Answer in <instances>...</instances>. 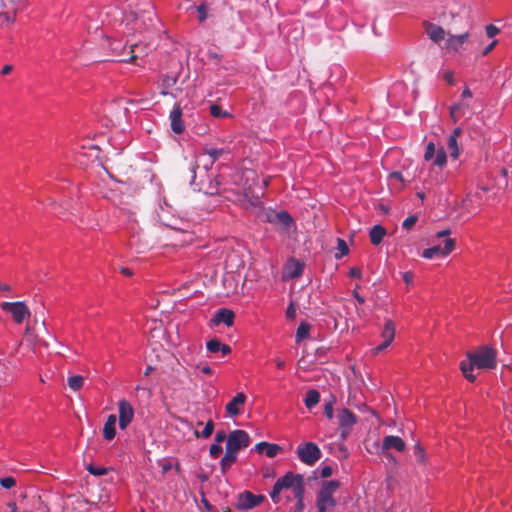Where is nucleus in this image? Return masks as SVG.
Listing matches in <instances>:
<instances>
[{
    "mask_svg": "<svg viewBox=\"0 0 512 512\" xmlns=\"http://www.w3.org/2000/svg\"><path fill=\"white\" fill-rule=\"evenodd\" d=\"M468 37V32L460 35H449L445 42V48L448 50L459 51V49L467 41Z\"/></svg>",
    "mask_w": 512,
    "mask_h": 512,
    "instance_id": "19",
    "label": "nucleus"
},
{
    "mask_svg": "<svg viewBox=\"0 0 512 512\" xmlns=\"http://www.w3.org/2000/svg\"><path fill=\"white\" fill-rule=\"evenodd\" d=\"M11 291V286L5 283H0V293H3L5 296Z\"/></svg>",
    "mask_w": 512,
    "mask_h": 512,
    "instance_id": "54",
    "label": "nucleus"
},
{
    "mask_svg": "<svg viewBox=\"0 0 512 512\" xmlns=\"http://www.w3.org/2000/svg\"><path fill=\"white\" fill-rule=\"evenodd\" d=\"M259 190L261 193H254V191L249 187L245 190L244 199L242 200L243 206L247 209H251L256 220L270 224H292L293 219L287 211L283 209L275 210L272 208H264L261 206L263 187H260Z\"/></svg>",
    "mask_w": 512,
    "mask_h": 512,
    "instance_id": "1",
    "label": "nucleus"
},
{
    "mask_svg": "<svg viewBox=\"0 0 512 512\" xmlns=\"http://www.w3.org/2000/svg\"><path fill=\"white\" fill-rule=\"evenodd\" d=\"M395 323L387 319L384 323V328L381 332V338L383 339V342L379 344L378 346L371 349L372 355H377L381 352H383L394 340L395 337Z\"/></svg>",
    "mask_w": 512,
    "mask_h": 512,
    "instance_id": "13",
    "label": "nucleus"
},
{
    "mask_svg": "<svg viewBox=\"0 0 512 512\" xmlns=\"http://www.w3.org/2000/svg\"><path fill=\"white\" fill-rule=\"evenodd\" d=\"M339 488L337 480L324 481L317 494V508L319 512H328L336 506L334 494Z\"/></svg>",
    "mask_w": 512,
    "mask_h": 512,
    "instance_id": "6",
    "label": "nucleus"
},
{
    "mask_svg": "<svg viewBox=\"0 0 512 512\" xmlns=\"http://www.w3.org/2000/svg\"><path fill=\"white\" fill-rule=\"evenodd\" d=\"M235 314L232 310L227 308L219 309L213 316L214 325L225 324L227 327H231L234 324Z\"/></svg>",
    "mask_w": 512,
    "mask_h": 512,
    "instance_id": "17",
    "label": "nucleus"
},
{
    "mask_svg": "<svg viewBox=\"0 0 512 512\" xmlns=\"http://www.w3.org/2000/svg\"><path fill=\"white\" fill-rule=\"evenodd\" d=\"M249 444V434L244 430L237 429L228 435L226 451L220 460V469L222 474L227 473L231 466L236 462L239 451L247 448Z\"/></svg>",
    "mask_w": 512,
    "mask_h": 512,
    "instance_id": "4",
    "label": "nucleus"
},
{
    "mask_svg": "<svg viewBox=\"0 0 512 512\" xmlns=\"http://www.w3.org/2000/svg\"><path fill=\"white\" fill-rule=\"evenodd\" d=\"M424 25L427 35L433 42L440 43L445 40L446 31L442 27L429 22H426Z\"/></svg>",
    "mask_w": 512,
    "mask_h": 512,
    "instance_id": "18",
    "label": "nucleus"
},
{
    "mask_svg": "<svg viewBox=\"0 0 512 512\" xmlns=\"http://www.w3.org/2000/svg\"><path fill=\"white\" fill-rule=\"evenodd\" d=\"M210 113L213 117L224 118L229 116L227 111H223L219 105L213 104L210 106Z\"/></svg>",
    "mask_w": 512,
    "mask_h": 512,
    "instance_id": "39",
    "label": "nucleus"
},
{
    "mask_svg": "<svg viewBox=\"0 0 512 512\" xmlns=\"http://www.w3.org/2000/svg\"><path fill=\"white\" fill-rule=\"evenodd\" d=\"M450 230H442L431 239V246L422 252L425 259H440L447 257L455 249V240L451 237Z\"/></svg>",
    "mask_w": 512,
    "mask_h": 512,
    "instance_id": "5",
    "label": "nucleus"
},
{
    "mask_svg": "<svg viewBox=\"0 0 512 512\" xmlns=\"http://www.w3.org/2000/svg\"><path fill=\"white\" fill-rule=\"evenodd\" d=\"M12 70H13V66L12 65H4L2 70H1V74L2 75H8Z\"/></svg>",
    "mask_w": 512,
    "mask_h": 512,
    "instance_id": "59",
    "label": "nucleus"
},
{
    "mask_svg": "<svg viewBox=\"0 0 512 512\" xmlns=\"http://www.w3.org/2000/svg\"><path fill=\"white\" fill-rule=\"evenodd\" d=\"M286 317L290 320H293L296 317V307L293 302H291L286 309Z\"/></svg>",
    "mask_w": 512,
    "mask_h": 512,
    "instance_id": "47",
    "label": "nucleus"
},
{
    "mask_svg": "<svg viewBox=\"0 0 512 512\" xmlns=\"http://www.w3.org/2000/svg\"><path fill=\"white\" fill-rule=\"evenodd\" d=\"M355 299L360 303V304H363L364 303V298L362 296L359 295V293L357 291H354L353 293Z\"/></svg>",
    "mask_w": 512,
    "mask_h": 512,
    "instance_id": "61",
    "label": "nucleus"
},
{
    "mask_svg": "<svg viewBox=\"0 0 512 512\" xmlns=\"http://www.w3.org/2000/svg\"><path fill=\"white\" fill-rule=\"evenodd\" d=\"M414 452H415V456H416L417 460L421 463H424L425 462V452H424V449L419 444H417L415 446Z\"/></svg>",
    "mask_w": 512,
    "mask_h": 512,
    "instance_id": "44",
    "label": "nucleus"
},
{
    "mask_svg": "<svg viewBox=\"0 0 512 512\" xmlns=\"http://www.w3.org/2000/svg\"><path fill=\"white\" fill-rule=\"evenodd\" d=\"M383 449L402 452L405 449V442L398 436L389 435L383 439Z\"/></svg>",
    "mask_w": 512,
    "mask_h": 512,
    "instance_id": "22",
    "label": "nucleus"
},
{
    "mask_svg": "<svg viewBox=\"0 0 512 512\" xmlns=\"http://www.w3.org/2000/svg\"><path fill=\"white\" fill-rule=\"evenodd\" d=\"M86 469L90 474L94 476H103L106 475L108 472L107 468L102 466H94L92 464H89Z\"/></svg>",
    "mask_w": 512,
    "mask_h": 512,
    "instance_id": "36",
    "label": "nucleus"
},
{
    "mask_svg": "<svg viewBox=\"0 0 512 512\" xmlns=\"http://www.w3.org/2000/svg\"><path fill=\"white\" fill-rule=\"evenodd\" d=\"M468 112H471V107L466 102H461L451 106L450 108V117L454 123H456L459 119L464 117Z\"/></svg>",
    "mask_w": 512,
    "mask_h": 512,
    "instance_id": "20",
    "label": "nucleus"
},
{
    "mask_svg": "<svg viewBox=\"0 0 512 512\" xmlns=\"http://www.w3.org/2000/svg\"><path fill=\"white\" fill-rule=\"evenodd\" d=\"M462 134L461 128L457 127L453 130L452 134L448 138V148L450 150V155L452 158L456 159L459 154L460 150L458 147L457 139Z\"/></svg>",
    "mask_w": 512,
    "mask_h": 512,
    "instance_id": "24",
    "label": "nucleus"
},
{
    "mask_svg": "<svg viewBox=\"0 0 512 512\" xmlns=\"http://www.w3.org/2000/svg\"><path fill=\"white\" fill-rule=\"evenodd\" d=\"M222 446L220 443H213L210 445V448H209V454L212 458L216 459L220 456V454L222 453Z\"/></svg>",
    "mask_w": 512,
    "mask_h": 512,
    "instance_id": "41",
    "label": "nucleus"
},
{
    "mask_svg": "<svg viewBox=\"0 0 512 512\" xmlns=\"http://www.w3.org/2000/svg\"><path fill=\"white\" fill-rule=\"evenodd\" d=\"M190 170H191V180H190V184L191 185H194L195 184V178H196V169L198 168V163L197 161H192L190 163Z\"/></svg>",
    "mask_w": 512,
    "mask_h": 512,
    "instance_id": "48",
    "label": "nucleus"
},
{
    "mask_svg": "<svg viewBox=\"0 0 512 512\" xmlns=\"http://www.w3.org/2000/svg\"><path fill=\"white\" fill-rule=\"evenodd\" d=\"M462 98L465 99V98H471L472 97V92L469 88H465L462 92Z\"/></svg>",
    "mask_w": 512,
    "mask_h": 512,
    "instance_id": "60",
    "label": "nucleus"
},
{
    "mask_svg": "<svg viewBox=\"0 0 512 512\" xmlns=\"http://www.w3.org/2000/svg\"><path fill=\"white\" fill-rule=\"evenodd\" d=\"M213 431H214V422L210 419L206 422L205 427L201 433H199L198 431H195L194 434L197 438L207 439L212 435Z\"/></svg>",
    "mask_w": 512,
    "mask_h": 512,
    "instance_id": "33",
    "label": "nucleus"
},
{
    "mask_svg": "<svg viewBox=\"0 0 512 512\" xmlns=\"http://www.w3.org/2000/svg\"><path fill=\"white\" fill-rule=\"evenodd\" d=\"M319 401H320V393L317 390L311 389L306 393L304 403L308 409H312L314 406H316L319 403Z\"/></svg>",
    "mask_w": 512,
    "mask_h": 512,
    "instance_id": "27",
    "label": "nucleus"
},
{
    "mask_svg": "<svg viewBox=\"0 0 512 512\" xmlns=\"http://www.w3.org/2000/svg\"><path fill=\"white\" fill-rule=\"evenodd\" d=\"M117 417L111 414L107 417L103 427V437L107 441H111L116 435Z\"/></svg>",
    "mask_w": 512,
    "mask_h": 512,
    "instance_id": "21",
    "label": "nucleus"
},
{
    "mask_svg": "<svg viewBox=\"0 0 512 512\" xmlns=\"http://www.w3.org/2000/svg\"><path fill=\"white\" fill-rule=\"evenodd\" d=\"M205 192L212 195V194L216 193L217 191H216V188L209 187V189L206 190Z\"/></svg>",
    "mask_w": 512,
    "mask_h": 512,
    "instance_id": "63",
    "label": "nucleus"
},
{
    "mask_svg": "<svg viewBox=\"0 0 512 512\" xmlns=\"http://www.w3.org/2000/svg\"><path fill=\"white\" fill-rule=\"evenodd\" d=\"M389 184L394 190L400 191L404 187V178L400 172H392L389 174Z\"/></svg>",
    "mask_w": 512,
    "mask_h": 512,
    "instance_id": "29",
    "label": "nucleus"
},
{
    "mask_svg": "<svg viewBox=\"0 0 512 512\" xmlns=\"http://www.w3.org/2000/svg\"><path fill=\"white\" fill-rule=\"evenodd\" d=\"M0 308L11 314L13 320L17 324H21L24 320L28 319L31 315L29 308L22 301L17 302H3Z\"/></svg>",
    "mask_w": 512,
    "mask_h": 512,
    "instance_id": "8",
    "label": "nucleus"
},
{
    "mask_svg": "<svg viewBox=\"0 0 512 512\" xmlns=\"http://www.w3.org/2000/svg\"><path fill=\"white\" fill-rule=\"evenodd\" d=\"M20 1L21 0H0V18L2 19V25H10L15 22Z\"/></svg>",
    "mask_w": 512,
    "mask_h": 512,
    "instance_id": "10",
    "label": "nucleus"
},
{
    "mask_svg": "<svg viewBox=\"0 0 512 512\" xmlns=\"http://www.w3.org/2000/svg\"><path fill=\"white\" fill-rule=\"evenodd\" d=\"M206 348L211 353L221 352L224 356L231 352V347L227 344L221 343L218 339L209 340L206 343Z\"/></svg>",
    "mask_w": 512,
    "mask_h": 512,
    "instance_id": "25",
    "label": "nucleus"
},
{
    "mask_svg": "<svg viewBox=\"0 0 512 512\" xmlns=\"http://www.w3.org/2000/svg\"><path fill=\"white\" fill-rule=\"evenodd\" d=\"M436 153V150H435V145L433 142H429L426 146V151H425V154H424V159L426 161H429L431 159H433L434 155Z\"/></svg>",
    "mask_w": 512,
    "mask_h": 512,
    "instance_id": "43",
    "label": "nucleus"
},
{
    "mask_svg": "<svg viewBox=\"0 0 512 512\" xmlns=\"http://www.w3.org/2000/svg\"><path fill=\"white\" fill-rule=\"evenodd\" d=\"M336 241L337 246L335 247L334 257L336 259H341L349 254V246L348 243L342 238H337Z\"/></svg>",
    "mask_w": 512,
    "mask_h": 512,
    "instance_id": "28",
    "label": "nucleus"
},
{
    "mask_svg": "<svg viewBox=\"0 0 512 512\" xmlns=\"http://www.w3.org/2000/svg\"><path fill=\"white\" fill-rule=\"evenodd\" d=\"M246 402V395L243 392H238L225 406V410L230 417L237 416L240 413V408Z\"/></svg>",
    "mask_w": 512,
    "mask_h": 512,
    "instance_id": "16",
    "label": "nucleus"
},
{
    "mask_svg": "<svg viewBox=\"0 0 512 512\" xmlns=\"http://www.w3.org/2000/svg\"><path fill=\"white\" fill-rule=\"evenodd\" d=\"M337 419L341 438L346 439L352 431L353 426L357 423L356 415L347 408H341L337 411Z\"/></svg>",
    "mask_w": 512,
    "mask_h": 512,
    "instance_id": "9",
    "label": "nucleus"
},
{
    "mask_svg": "<svg viewBox=\"0 0 512 512\" xmlns=\"http://www.w3.org/2000/svg\"><path fill=\"white\" fill-rule=\"evenodd\" d=\"M118 412H119V427L122 430H125L134 419V415H135L134 408L128 400L121 399L118 402Z\"/></svg>",
    "mask_w": 512,
    "mask_h": 512,
    "instance_id": "14",
    "label": "nucleus"
},
{
    "mask_svg": "<svg viewBox=\"0 0 512 512\" xmlns=\"http://www.w3.org/2000/svg\"><path fill=\"white\" fill-rule=\"evenodd\" d=\"M296 454L299 460L308 466H313L322 456L320 448L313 442L298 445Z\"/></svg>",
    "mask_w": 512,
    "mask_h": 512,
    "instance_id": "7",
    "label": "nucleus"
},
{
    "mask_svg": "<svg viewBox=\"0 0 512 512\" xmlns=\"http://www.w3.org/2000/svg\"><path fill=\"white\" fill-rule=\"evenodd\" d=\"M283 490H291L296 502L291 508L293 512H302L304 509V478L301 474H294L292 472L286 473L283 477L279 478L270 492L272 501L277 504L280 502V493Z\"/></svg>",
    "mask_w": 512,
    "mask_h": 512,
    "instance_id": "2",
    "label": "nucleus"
},
{
    "mask_svg": "<svg viewBox=\"0 0 512 512\" xmlns=\"http://www.w3.org/2000/svg\"><path fill=\"white\" fill-rule=\"evenodd\" d=\"M183 111L179 104H175L170 112L169 119L171 129L176 134H181L185 131V124L182 120Z\"/></svg>",
    "mask_w": 512,
    "mask_h": 512,
    "instance_id": "15",
    "label": "nucleus"
},
{
    "mask_svg": "<svg viewBox=\"0 0 512 512\" xmlns=\"http://www.w3.org/2000/svg\"><path fill=\"white\" fill-rule=\"evenodd\" d=\"M47 200L49 201V205H51V206L56 208V201L55 200H53L51 198H48Z\"/></svg>",
    "mask_w": 512,
    "mask_h": 512,
    "instance_id": "64",
    "label": "nucleus"
},
{
    "mask_svg": "<svg viewBox=\"0 0 512 512\" xmlns=\"http://www.w3.org/2000/svg\"><path fill=\"white\" fill-rule=\"evenodd\" d=\"M228 435L224 430H218L215 434L214 442L215 443H222L223 441H227Z\"/></svg>",
    "mask_w": 512,
    "mask_h": 512,
    "instance_id": "46",
    "label": "nucleus"
},
{
    "mask_svg": "<svg viewBox=\"0 0 512 512\" xmlns=\"http://www.w3.org/2000/svg\"><path fill=\"white\" fill-rule=\"evenodd\" d=\"M446 161H447L446 152L443 149H439L436 152L434 165L441 167L446 163Z\"/></svg>",
    "mask_w": 512,
    "mask_h": 512,
    "instance_id": "40",
    "label": "nucleus"
},
{
    "mask_svg": "<svg viewBox=\"0 0 512 512\" xmlns=\"http://www.w3.org/2000/svg\"><path fill=\"white\" fill-rule=\"evenodd\" d=\"M497 40H493L484 50H483V55H487L489 54L493 49L494 47L497 45Z\"/></svg>",
    "mask_w": 512,
    "mask_h": 512,
    "instance_id": "55",
    "label": "nucleus"
},
{
    "mask_svg": "<svg viewBox=\"0 0 512 512\" xmlns=\"http://www.w3.org/2000/svg\"><path fill=\"white\" fill-rule=\"evenodd\" d=\"M204 154L208 155L212 159V163L218 160L222 155L228 153V150L224 148H213L205 146L203 148Z\"/></svg>",
    "mask_w": 512,
    "mask_h": 512,
    "instance_id": "31",
    "label": "nucleus"
},
{
    "mask_svg": "<svg viewBox=\"0 0 512 512\" xmlns=\"http://www.w3.org/2000/svg\"><path fill=\"white\" fill-rule=\"evenodd\" d=\"M349 275L352 278H361L362 273H361V270L359 268L352 267L349 270Z\"/></svg>",
    "mask_w": 512,
    "mask_h": 512,
    "instance_id": "50",
    "label": "nucleus"
},
{
    "mask_svg": "<svg viewBox=\"0 0 512 512\" xmlns=\"http://www.w3.org/2000/svg\"><path fill=\"white\" fill-rule=\"evenodd\" d=\"M468 361H462L460 364L461 371L465 378L470 382L476 379L473 369L476 367L480 370L493 369L496 364V351L489 346L479 347L476 351L467 354Z\"/></svg>",
    "mask_w": 512,
    "mask_h": 512,
    "instance_id": "3",
    "label": "nucleus"
},
{
    "mask_svg": "<svg viewBox=\"0 0 512 512\" xmlns=\"http://www.w3.org/2000/svg\"><path fill=\"white\" fill-rule=\"evenodd\" d=\"M488 191L487 188L482 187L480 188V201L482 200V196Z\"/></svg>",
    "mask_w": 512,
    "mask_h": 512,
    "instance_id": "62",
    "label": "nucleus"
},
{
    "mask_svg": "<svg viewBox=\"0 0 512 512\" xmlns=\"http://www.w3.org/2000/svg\"><path fill=\"white\" fill-rule=\"evenodd\" d=\"M502 180L505 182L503 190L512 191V171L509 173L508 169L503 168L501 170V179L499 182Z\"/></svg>",
    "mask_w": 512,
    "mask_h": 512,
    "instance_id": "34",
    "label": "nucleus"
},
{
    "mask_svg": "<svg viewBox=\"0 0 512 512\" xmlns=\"http://www.w3.org/2000/svg\"><path fill=\"white\" fill-rule=\"evenodd\" d=\"M385 235V226H373L369 233L370 240L373 245H379Z\"/></svg>",
    "mask_w": 512,
    "mask_h": 512,
    "instance_id": "26",
    "label": "nucleus"
},
{
    "mask_svg": "<svg viewBox=\"0 0 512 512\" xmlns=\"http://www.w3.org/2000/svg\"><path fill=\"white\" fill-rule=\"evenodd\" d=\"M275 363H276L277 368H279V369L285 368L286 362L283 359L277 357V358H275Z\"/></svg>",
    "mask_w": 512,
    "mask_h": 512,
    "instance_id": "58",
    "label": "nucleus"
},
{
    "mask_svg": "<svg viewBox=\"0 0 512 512\" xmlns=\"http://www.w3.org/2000/svg\"><path fill=\"white\" fill-rule=\"evenodd\" d=\"M304 268V262L294 257L289 258L283 268L282 280L289 281L301 277L304 272Z\"/></svg>",
    "mask_w": 512,
    "mask_h": 512,
    "instance_id": "11",
    "label": "nucleus"
},
{
    "mask_svg": "<svg viewBox=\"0 0 512 512\" xmlns=\"http://www.w3.org/2000/svg\"><path fill=\"white\" fill-rule=\"evenodd\" d=\"M444 80L450 84V85H453L454 84V73L452 71H447L445 72L444 74Z\"/></svg>",
    "mask_w": 512,
    "mask_h": 512,
    "instance_id": "51",
    "label": "nucleus"
},
{
    "mask_svg": "<svg viewBox=\"0 0 512 512\" xmlns=\"http://www.w3.org/2000/svg\"><path fill=\"white\" fill-rule=\"evenodd\" d=\"M418 221V217L416 215H410L408 216L403 222V225H412L415 224Z\"/></svg>",
    "mask_w": 512,
    "mask_h": 512,
    "instance_id": "52",
    "label": "nucleus"
},
{
    "mask_svg": "<svg viewBox=\"0 0 512 512\" xmlns=\"http://www.w3.org/2000/svg\"><path fill=\"white\" fill-rule=\"evenodd\" d=\"M311 326L307 322H301L297 328L295 341L296 343H300L302 340L309 337Z\"/></svg>",
    "mask_w": 512,
    "mask_h": 512,
    "instance_id": "30",
    "label": "nucleus"
},
{
    "mask_svg": "<svg viewBox=\"0 0 512 512\" xmlns=\"http://www.w3.org/2000/svg\"><path fill=\"white\" fill-rule=\"evenodd\" d=\"M197 369L205 375H211L213 372L209 365H197Z\"/></svg>",
    "mask_w": 512,
    "mask_h": 512,
    "instance_id": "53",
    "label": "nucleus"
},
{
    "mask_svg": "<svg viewBox=\"0 0 512 512\" xmlns=\"http://www.w3.org/2000/svg\"><path fill=\"white\" fill-rule=\"evenodd\" d=\"M485 30H486V34H487V36H488L489 38H493V37H495V36L500 32L499 28H498V27H496V26H495V25H493V24H489V25H487V26H486V28H485Z\"/></svg>",
    "mask_w": 512,
    "mask_h": 512,
    "instance_id": "45",
    "label": "nucleus"
},
{
    "mask_svg": "<svg viewBox=\"0 0 512 512\" xmlns=\"http://www.w3.org/2000/svg\"><path fill=\"white\" fill-rule=\"evenodd\" d=\"M120 272L127 277H131L133 275V271L128 267H121Z\"/></svg>",
    "mask_w": 512,
    "mask_h": 512,
    "instance_id": "57",
    "label": "nucleus"
},
{
    "mask_svg": "<svg viewBox=\"0 0 512 512\" xmlns=\"http://www.w3.org/2000/svg\"><path fill=\"white\" fill-rule=\"evenodd\" d=\"M332 474V468L329 467V466H325L322 470H321V476L322 477H329L331 476Z\"/></svg>",
    "mask_w": 512,
    "mask_h": 512,
    "instance_id": "56",
    "label": "nucleus"
},
{
    "mask_svg": "<svg viewBox=\"0 0 512 512\" xmlns=\"http://www.w3.org/2000/svg\"><path fill=\"white\" fill-rule=\"evenodd\" d=\"M256 451L265 454L269 458L277 456L281 451V447L277 444H271L267 442H260L255 447Z\"/></svg>",
    "mask_w": 512,
    "mask_h": 512,
    "instance_id": "23",
    "label": "nucleus"
},
{
    "mask_svg": "<svg viewBox=\"0 0 512 512\" xmlns=\"http://www.w3.org/2000/svg\"><path fill=\"white\" fill-rule=\"evenodd\" d=\"M265 497L261 494L256 495L250 491H244L237 497L236 508L241 511H246L260 505Z\"/></svg>",
    "mask_w": 512,
    "mask_h": 512,
    "instance_id": "12",
    "label": "nucleus"
},
{
    "mask_svg": "<svg viewBox=\"0 0 512 512\" xmlns=\"http://www.w3.org/2000/svg\"><path fill=\"white\" fill-rule=\"evenodd\" d=\"M403 280L407 285H411L414 280V274L411 271H406L403 273Z\"/></svg>",
    "mask_w": 512,
    "mask_h": 512,
    "instance_id": "49",
    "label": "nucleus"
},
{
    "mask_svg": "<svg viewBox=\"0 0 512 512\" xmlns=\"http://www.w3.org/2000/svg\"><path fill=\"white\" fill-rule=\"evenodd\" d=\"M196 10L199 14V22H204L207 17H208V10H209V6L207 3H202L200 4L199 6L196 7Z\"/></svg>",
    "mask_w": 512,
    "mask_h": 512,
    "instance_id": "38",
    "label": "nucleus"
},
{
    "mask_svg": "<svg viewBox=\"0 0 512 512\" xmlns=\"http://www.w3.org/2000/svg\"><path fill=\"white\" fill-rule=\"evenodd\" d=\"M84 384V378L80 375H74L68 378V386L74 390H79Z\"/></svg>",
    "mask_w": 512,
    "mask_h": 512,
    "instance_id": "35",
    "label": "nucleus"
},
{
    "mask_svg": "<svg viewBox=\"0 0 512 512\" xmlns=\"http://www.w3.org/2000/svg\"><path fill=\"white\" fill-rule=\"evenodd\" d=\"M0 485L4 488V489H11L13 488L15 485H16V481L13 477L9 476V477H4V478H1L0 479Z\"/></svg>",
    "mask_w": 512,
    "mask_h": 512,
    "instance_id": "42",
    "label": "nucleus"
},
{
    "mask_svg": "<svg viewBox=\"0 0 512 512\" xmlns=\"http://www.w3.org/2000/svg\"><path fill=\"white\" fill-rule=\"evenodd\" d=\"M130 52H131L130 61H134L137 58L143 57L147 54V52L144 49V46H142L139 43L131 45Z\"/></svg>",
    "mask_w": 512,
    "mask_h": 512,
    "instance_id": "32",
    "label": "nucleus"
},
{
    "mask_svg": "<svg viewBox=\"0 0 512 512\" xmlns=\"http://www.w3.org/2000/svg\"><path fill=\"white\" fill-rule=\"evenodd\" d=\"M334 403H335V397H331L329 401H327L324 405V415L328 419H332L334 417Z\"/></svg>",
    "mask_w": 512,
    "mask_h": 512,
    "instance_id": "37",
    "label": "nucleus"
}]
</instances>
